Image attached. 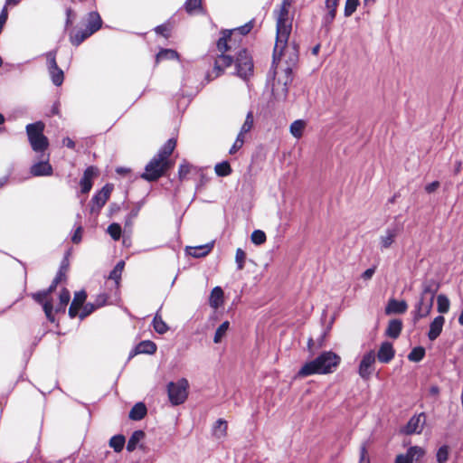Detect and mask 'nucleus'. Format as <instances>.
Segmentation results:
<instances>
[{"mask_svg": "<svg viewBox=\"0 0 463 463\" xmlns=\"http://www.w3.org/2000/svg\"><path fill=\"white\" fill-rule=\"evenodd\" d=\"M293 0H283L279 9L275 10L276 38L289 37L292 30L293 14L290 13Z\"/></svg>", "mask_w": 463, "mask_h": 463, "instance_id": "20e7f679", "label": "nucleus"}, {"mask_svg": "<svg viewBox=\"0 0 463 463\" xmlns=\"http://www.w3.org/2000/svg\"><path fill=\"white\" fill-rule=\"evenodd\" d=\"M49 295H48V292H46L45 290H43V291H40V292H37V293H34L33 295V298L40 304H43L45 301H48L47 298H48Z\"/></svg>", "mask_w": 463, "mask_h": 463, "instance_id": "6e6d98bb", "label": "nucleus"}, {"mask_svg": "<svg viewBox=\"0 0 463 463\" xmlns=\"http://www.w3.org/2000/svg\"><path fill=\"white\" fill-rule=\"evenodd\" d=\"M406 455L409 457L411 461L413 462V461H417L420 458H421L425 455V450H424V449H422L420 447L414 446V447H411L408 449Z\"/></svg>", "mask_w": 463, "mask_h": 463, "instance_id": "c9c22d12", "label": "nucleus"}, {"mask_svg": "<svg viewBox=\"0 0 463 463\" xmlns=\"http://www.w3.org/2000/svg\"><path fill=\"white\" fill-rule=\"evenodd\" d=\"M359 463H371L369 454L364 444H363L360 448Z\"/></svg>", "mask_w": 463, "mask_h": 463, "instance_id": "5fc2aeb1", "label": "nucleus"}, {"mask_svg": "<svg viewBox=\"0 0 463 463\" xmlns=\"http://www.w3.org/2000/svg\"><path fill=\"white\" fill-rule=\"evenodd\" d=\"M375 359V353L373 350L363 355L358 367V374L362 379H370L374 370Z\"/></svg>", "mask_w": 463, "mask_h": 463, "instance_id": "6e6552de", "label": "nucleus"}, {"mask_svg": "<svg viewBox=\"0 0 463 463\" xmlns=\"http://www.w3.org/2000/svg\"><path fill=\"white\" fill-rule=\"evenodd\" d=\"M184 6L186 12L192 14L193 12L201 9L202 0H186Z\"/></svg>", "mask_w": 463, "mask_h": 463, "instance_id": "49530a36", "label": "nucleus"}, {"mask_svg": "<svg viewBox=\"0 0 463 463\" xmlns=\"http://www.w3.org/2000/svg\"><path fill=\"white\" fill-rule=\"evenodd\" d=\"M253 127V114L251 111L248 112L245 121L241 128L242 133H248Z\"/></svg>", "mask_w": 463, "mask_h": 463, "instance_id": "09e8293b", "label": "nucleus"}, {"mask_svg": "<svg viewBox=\"0 0 463 463\" xmlns=\"http://www.w3.org/2000/svg\"><path fill=\"white\" fill-rule=\"evenodd\" d=\"M101 24L102 21L98 13H90L87 29H89L90 33H94L95 32H97L101 27Z\"/></svg>", "mask_w": 463, "mask_h": 463, "instance_id": "b1692460", "label": "nucleus"}, {"mask_svg": "<svg viewBox=\"0 0 463 463\" xmlns=\"http://www.w3.org/2000/svg\"><path fill=\"white\" fill-rule=\"evenodd\" d=\"M189 383L184 378L176 383H170L167 386L169 401L173 405H179L185 402L188 396Z\"/></svg>", "mask_w": 463, "mask_h": 463, "instance_id": "0eeeda50", "label": "nucleus"}, {"mask_svg": "<svg viewBox=\"0 0 463 463\" xmlns=\"http://www.w3.org/2000/svg\"><path fill=\"white\" fill-rule=\"evenodd\" d=\"M146 414V407L144 403L138 402L134 405L129 412V418L134 420H142Z\"/></svg>", "mask_w": 463, "mask_h": 463, "instance_id": "393cba45", "label": "nucleus"}, {"mask_svg": "<svg viewBox=\"0 0 463 463\" xmlns=\"http://www.w3.org/2000/svg\"><path fill=\"white\" fill-rule=\"evenodd\" d=\"M43 310H44V313L47 317V318L50 320V321H54V317H53V314H52V309H53V307H52V304L51 301H45L43 304Z\"/></svg>", "mask_w": 463, "mask_h": 463, "instance_id": "864d4df0", "label": "nucleus"}, {"mask_svg": "<svg viewBox=\"0 0 463 463\" xmlns=\"http://www.w3.org/2000/svg\"><path fill=\"white\" fill-rule=\"evenodd\" d=\"M251 241L256 245H261L266 241V234L263 231L255 230L250 235Z\"/></svg>", "mask_w": 463, "mask_h": 463, "instance_id": "79ce46f5", "label": "nucleus"}, {"mask_svg": "<svg viewBox=\"0 0 463 463\" xmlns=\"http://www.w3.org/2000/svg\"><path fill=\"white\" fill-rule=\"evenodd\" d=\"M52 172V165L47 161L39 162L31 167V174L34 176L50 175Z\"/></svg>", "mask_w": 463, "mask_h": 463, "instance_id": "aec40b11", "label": "nucleus"}, {"mask_svg": "<svg viewBox=\"0 0 463 463\" xmlns=\"http://www.w3.org/2000/svg\"><path fill=\"white\" fill-rule=\"evenodd\" d=\"M434 298H428L420 295L419 301L415 306V310L413 312V322L417 323L423 317H428L433 307Z\"/></svg>", "mask_w": 463, "mask_h": 463, "instance_id": "1a4fd4ad", "label": "nucleus"}, {"mask_svg": "<svg viewBox=\"0 0 463 463\" xmlns=\"http://www.w3.org/2000/svg\"><path fill=\"white\" fill-rule=\"evenodd\" d=\"M49 71L53 84L56 86L61 85L63 81V71L59 68L50 69Z\"/></svg>", "mask_w": 463, "mask_h": 463, "instance_id": "a19ab883", "label": "nucleus"}, {"mask_svg": "<svg viewBox=\"0 0 463 463\" xmlns=\"http://www.w3.org/2000/svg\"><path fill=\"white\" fill-rule=\"evenodd\" d=\"M156 351V345L152 341H143L137 346V352L138 354H153Z\"/></svg>", "mask_w": 463, "mask_h": 463, "instance_id": "7c9ffc66", "label": "nucleus"}, {"mask_svg": "<svg viewBox=\"0 0 463 463\" xmlns=\"http://www.w3.org/2000/svg\"><path fill=\"white\" fill-rule=\"evenodd\" d=\"M444 323L445 318L443 316H438L433 319L430 325V330L428 333V337L430 341H434L439 336L442 332Z\"/></svg>", "mask_w": 463, "mask_h": 463, "instance_id": "4468645a", "label": "nucleus"}, {"mask_svg": "<svg viewBox=\"0 0 463 463\" xmlns=\"http://www.w3.org/2000/svg\"><path fill=\"white\" fill-rule=\"evenodd\" d=\"M92 33L89 29L80 30L71 35V42L73 45H80L85 39L90 36Z\"/></svg>", "mask_w": 463, "mask_h": 463, "instance_id": "473e14b6", "label": "nucleus"}, {"mask_svg": "<svg viewBox=\"0 0 463 463\" xmlns=\"http://www.w3.org/2000/svg\"><path fill=\"white\" fill-rule=\"evenodd\" d=\"M273 68V79L271 83V92L275 99L285 100L288 92V85L292 82L293 76L291 71Z\"/></svg>", "mask_w": 463, "mask_h": 463, "instance_id": "39448f33", "label": "nucleus"}, {"mask_svg": "<svg viewBox=\"0 0 463 463\" xmlns=\"http://www.w3.org/2000/svg\"><path fill=\"white\" fill-rule=\"evenodd\" d=\"M97 175V168L94 166H89L83 174L80 180L81 192L86 194L90 192L92 187V179Z\"/></svg>", "mask_w": 463, "mask_h": 463, "instance_id": "f3484780", "label": "nucleus"}, {"mask_svg": "<svg viewBox=\"0 0 463 463\" xmlns=\"http://www.w3.org/2000/svg\"><path fill=\"white\" fill-rule=\"evenodd\" d=\"M253 24H254V21H250L249 23L245 24L242 26H240V27L235 28L233 30H230V32H232V34H233L235 33H239L241 35H246L253 28Z\"/></svg>", "mask_w": 463, "mask_h": 463, "instance_id": "de8ad7c7", "label": "nucleus"}, {"mask_svg": "<svg viewBox=\"0 0 463 463\" xmlns=\"http://www.w3.org/2000/svg\"><path fill=\"white\" fill-rule=\"evenodd\" d=\"M339 0H326V8L332 9V11L336 10Z\"/></svg>", "mask_w": 463, "mask_h": 463, "instance_id": "0e129e2a", "label": "nucleus"}, {"mask_svg": "<svg viewBox=\"0 0 463 463\" xmlns=\"http://www.w3.org/2000/svg\"><path fill=\"white\" fill-rule=\"evenodd\" d=\"M306 121L302 119L295 120L289 127L291 135L296 138H300L303 135V131L306 128Z\"/></svg>", "mask_w": 463, "mask_h": 463, "instance_id": "c85d7f7f", "label": "nucleus"}, {"mask_svg": "<svg viewBox=\"0 0 463 463\" xmlns=\"http://www.w3.org/2000/svg\"><path fill=\"white\" fill-rule=\"evenodd\" d=\"M156 31L157 33H160V34H162L164 36H167L168 35V29L165 25H160V26L156 27Z\"/></svg>", "mask_w": 463, "mask_h": 463, "instance_id": "774afa93", "label": "nucleus"}, {"mask_svg": "<svg viewBox=\"0 0 463 463\" xmlns=\"http://www.w3.org/2000/svg\"><path fill=\"white\" fill-rule=\"evenodd\" d=\"M395 463H412L409 457L405 455H398L395 459Z\"/></svg>", "mask_w": 463, "mask_h": 463, "instance_id": "69168bd1", "label": "nucleus"}, {"mask_svg": "<svg viewBox=\"0 0 463 463\" xmlns=\"http://www.w3.org/2000/svg\"><path fill=\"white\" fill-rule=\"evenodd\" d=\"M70 298H71L70 291L66 288H63L61 291L60 296H59L60 303H59V306L57 307V311H60V310L64 311L66 306L68 305V303L70 301Z\"/></svg>", "mask_w": 463, "mask_h": 463, "instance_id": "ea45409f", "label": "nucleus"}, {"mask_svg": "<svg viewBox=\"0 0 463 463\" xmlns=\"http://www.w3.org/2000/svg\"><path fill=\"white\" fill-rule=\"evenodd\" d=\"M232 32H223L222 37H221L217 43V48L221 52H228L232 49V46L229 45V43L232 42Z\"/></svg>", "mask_w": 463, "mask_h": 463, "instance_id": "bb28decb", "label": "nucleus"}, {"mask_svg": "<svg viewBox=\"0 0 463 463\" xmlns=\"http://www.w3.org/2000/svg\"><path fill=\"white\" fill-rule=\"evenodd\" d=\"M145 432L142 430H136L133 432L131 437L129 438L128 444H127V449L128 451H134L137 444L144 439Z\"/></svg>", "mask_w": 463, "mask_h": 463, "instance_id": "a878e982", "label": "nucleus"}, {"mask_svg": "<svg viewBox=\"0 0 463 463\" xmlns=\"http://www.w3.org/2000/svg\"><path fill=\"white\" fill-rule=\"evenodd\" d=\"M425 355V349L421 346L414 347L408 354V359L411 362H420Z\"/></svg>", "mask_w": 463, "mask_h": 463, "instance_id": "58836bf2", "label": "nucleus"}, {"mask_svg": "<svg viewBox=\"0 0 463 463\" xmlns=\"http://www.w3.org/2000/svg\"><path fill=\"white\" fill-rule=\"evenodd\" d=\"M230 328V322L224 321L220 326L216 329L213 342L218 344L222 341V339L226 335L228 330Z\"/></svg>", "mask_w": 463, "mask_h": 463, "instance_id": "72a5a7b5", "label": "nucleus"}, {"mask_svg": "<svg viewBox=\"0 0 463 463\" xmlns=\"http://www.w3.org/2000/svg\"><path fill=\"white\" fill-rule=\"evenodd\" d=\"M175 146L176 139H168L146 165L145 172L141 175V177L146 181L153 182L163 176L174 165V162L169 159V156Z\"/></svg>", "mask_w": 463, "mask_h": 463, "instance_id": "f257e3e1", "label": "nucleus"}, {"mask_svg": "<svg viewBox=\"0 0 463 463\" xmlns=\"http://www.w3.org/2000/svg\"><path fill=\"white\" fill-rule=\"evenodd\" d=\"M223 301V291L220 287H215L210 296V306L213 308H218Z\"/></svg>", "mask_w": 463, "mask_h": 463, "instance_id": "5701e85b", "label": "nucleus"}, {"mask_svg": "<svg viewBox=\"0 0 463 463\" xmlns=\"http://www.w3.org/2000/svg\"><path fill=\"white\" fill-rule=\"evenodd\" d=\"M45 124L43 121L28 124L26 134L29 143L35 152H43L49 146L48 138L43 135Z\"/></svg>", "mask_w": 463, "mask_h": 463, "instance_id": "423d86ee", "label": "nucleus"}, {"mask_svg": "<svg viewBox=\"0 0 463 463\" xmlns=\"http://www.w3.org/2000/svg\"><path fill=\"white\" fill-rule=\"evenodd\" d=\"M400 232L398 227L388 228L383 235L379 238V242L382 250L389 249L395 241L396 237Z\"/></svg>", "mask_w": 463, "mask_h": 463, "instance_id": "ddd939ff", "label": "nucleus"}, {"mask_svg": "<svg viewBox=\"0 0 463 463\" xmlns=\"http://www.w3.org/2000/svg\"><path fill=\"white\" fill-rule=\"evenodd\" d=\"M125 437L122 435H117L110 439L109 446L114 449L116 452H120L125 445Z\"/></svg>", "mask_w": 463, "mask_h": 463, "instance_id": "e433bc0d", "label": "nucleus"}, {"mask_svg": "<svg viewBox=\"0 0 463 463\" xmlns=\"http://www.w3.org/2000/svg\"><path fill=\"white\" fill-rule=\"evenodd\" d=\"M394 354L392 345L389 342H383L379 348L377 358L381 363L387 364L394 357Z\"/></svg>", "mask_w": 463, "mask_h": 463, "instance_id": "dca6fc26", "label": "nucleus"}, {"mask_svg": "<svg viewBox=\"0 0 463 463\" xmlns=\"http://www.w3.org/2000/svg\"><path fill=\"white\" fill-rule=\"evenodd\" d=\"M191 165L184 162L180 165L178 169V176L180 180H183L186 177V175L190 173Z\"/></svg>", "mask_w": 463, "mask_h": 463, "instance_id": "603ef678", "label": "nucleus"}, {"mask_svg": "<svg viewBox=\"0 0 463 463\" xmlns=\"http://www.w3.org/2000/svg\"><path fill=\"white\" fill-rule=\"evenodd\" d=\"M214 170L219 176H227L232 173V167L227 161L217 164Z\"/></svg>", "mask_w": 463, "mask_h": 463, "instance_id": "4c0bfd02", "label": "nucleus"}, {"mask_svg": "<svg viewBox=\"0 0 463 463\" xmlns=\"http://www.w3.org/2000/svg\"><path fill=\"white\" fill-rule=\"evenodd\" d=\"M86 297L87 296L84 291L76 292L71 305L80 308V307L82 306V304L84 303V301L86 299Z\"/></svg>", "mask_w": 463, "mask_h": 463, "instance_id": "3c124183", "label": "nucleus"}, {"mask_svg": "<svg viewBox=\"0 0 463 463\" xmlns=\"http://www.w3.org/2000/svg\"><path fill=\"white\" fill-rule=\"evenodd\" d=\"M153 327L155 331L160 335L166 333L169 329L168 326L162 319V317L157 312L153 319Z\"/></svg>", "mask_w": 463, "mask_h": 463, "instance_id": "c756f323", "label": "nucleus"}, {"mask_svg": "<svg viewBox=\"0 0 463 463\" xmlns=\"http://www.w3.org/2000/svg\"><path fill=\"white\" fill-rule=\"evenodd\" d=\"M450 307L449 299L447 296L440 294L437 297V310L440 314L449 312Z\"/></svg>", "mask_w": 463, "mask_h": 463, "instance_id": "2f4dec72", "label": "nucleus"}, {"mask_svg": "<svg viewBox=\"0 0 463 463\" xmlns=\"http://www.w3.org/2000/svg\"><path fill=\"white\" fill-rule=\"evenodd\" d=\"M121 274L118 269H112V271L109 274V279L115 280L117 284H118L119 279L121 278Z\"/></svg>", "mask_w": 463, "mask_h": 463, "instance_id": "680f3d73", "label": "nucleus"}, {"mask_svg": "<svg viewBox=\"0 0 463 463\" xmlns=\"http://www.w3.org/2000/svg\"><path fill=\"white\" fill-rule=\"evenodd\" d=\"M81 232H82L81 227H79L75 231V232H74V234L72 236V239H71L74 243H79L80 241V240H81Z\"/></svg>", "mask_w": 463, "mask_h": 463, "instance_id": "e2e57ef3", "label": "nucleus"}, {"mask_svg": "<svg viewBox=\"0 0 463 463\" xmlns=\"http://www.w3.org/2000/svg\"><path fill=\"white\" fill-rule=\"evenodd\" d=\"M437 461L439 463H445L449 458V448L448 446H442L437 452Z\"/></svg>", "mask_w": 463, "mask_h": 463, "instance_id": "8fccbe9b", "label": "nucleus"}, {"mask_svg": "<svg viewBox=\"0 0 463 463\" xmlns=\"http://www.w3.org/2000/svg\"><path fill=\"white\" fill-rule=\"evenodd\" d=\"M375 267H373V268H370V269H367L363 274H362V278L365 280H368L370 279H372V277L373 276V274L375 273Z\"/></svg>", "mask_w": 463, "mask_h": 463, "instance_id": "bf43d9fd", "label": "nucleus"}, {"mask_svg": "<svg viewBox=\"0 0 463 463\" xmlns=\"http://www.w3.org/2000/svg\"><path fill=\"white\" fill-rule=\"evenodd\" d=\"M402 329V323L399 319H392L389 322L387 329H386V335L391 338H397Z\"/></svg>", "mask_w": 463, "mask_h": 463, "instance_id": "412c9836", "label": "nucleus"}, {"mask_svg": "<svg viewBox=\"0 0 463 463\" xmlns=\"http://www.w3.org/2000/svg\"><path fill=\"white\" fill-rule=\"evenodd\" d=\"M232 63V58L230 55L222 53L219 55L214 62V70L217 71V75L223 71V70Z\"/></svg>", "mask_w": 463, "mask_h": 463, "instance_id": "4be33fe9", "label": "nucleus"}, {"mask_svg": "<svg viewBox=\"0 0 463 463\" xmlns=\"http://www.w3.org/2000/svg\"><path fill=\"white\" fill-rule=\"evenodd\" d=\"M439 288V283L438 281H436L433 279H425L424 282L422 283V291L420 295L425 297H428V295H430L429 298H434Z\"/></svg>", "mask_w": 463, "mask_h": 463, "instance_id": "6ab92c4d", "label": "nucleus"}, {"mask_svg": "<svg viewBox=\"0 0 463 463\" xmlns=\"http://www.w3.org/2000/svg\"><path fill=\"white\" fill-rule=\"evenodd\" d=\"M426 421L423 413L412 416L403 429L405 434L420 433Z\"/></svg>", "mask_w": 463, "mask_h": 463, "instance_id": "f8f14e48", "label": "nucleus"}, {"mask_svg": "<svg viewBox=\"0 0 463 463\" xmlns=\"http://www.w3.org/2000/svg\"><path fill=\"white\" fill-rule=\"evenodd\" d=\"M246 260V253L241 248L237 249L236 254H235V261L237 263V268L239 270L243 269L244 264Z\"/></svg>", "mask_w": 463, "mask_h": 463, "instance_id": "a18cd8bd", "label": "nucleus"}, {"mask_svg": "<svg viewBox=\"0 0 463 463\" xmlns=\"http://www.w3.org/2000/svg\"><path fill=\"white\" fill-rule=\"evenodd\" d=\"M408 309V304L405 300H397L391 298L385 307V313L390 314H403Z\"/></svg>", "mask_w": 463, "mask_h": 463, "instance_id": "2eb2a0df", "label": "nucleus"}, {"mask_svg": "<svg viewBox=\"0 0 463 463\" xmlns=\"http://www.w3.org/2000/svg\"><path fill=\"white\" fill-rule=\"evenodd\" d=\"M65 279V271H63L61 269L57 273L56 277L53 279V282H56V284H59L61 280Z\"/></svg>", "mask_w": 463, "mask_h": 463, "instance_id": "338daca9", "label": "nucleus"}, {"mask_svg": "<svg viewBox=\"0 0 463 463\" xmlns=\"http://www.w3.org/2000/svg\"><path fill=\"white\" fill-rule=\"evenodd\" d=\"M107 232L114 241H118L121 236L122 231L120 225L118 223L114 222L108 227Z\"/></svg>", "mask_w": 463, "mask_h": 463, "instance_id": "37998d69", "label": "nucleus"}, {"mask_svg": "<svg viewBox=\"0 0 463 463\" xmlns=\"http://www.w3.org/2000/svg\"><path fill=\"white\" fill-rule=\"evenodd\" d=\"M213 247V242L200 245V246H187L185 252L194 258H202L210 253Z\"/></svg>", "mask_w": 463, "mask_h": 463, "instance_id": "a211bd4d", "label": "nucleus"}, {"mask_svg": "<svg viewBox=\"0 0 463 463\" xmlns=\"http://www.w3.org/2000/svg\"><path fill=\"white\" fill-rule=\"evenodd\" d=\"M112 191V186L109 184H106L101 188L99 193H97L94 197L92 198V205H91V212H99L107 203L110 196V193Z\"/></svg>", "mask_w": 463, "mask_h": 463, "instance_id": "9b49d317", "label": "nucleus"}, {"mask_svg": "<svg viewBox=\"0 0 463 463\" xmlns=\"http://www.w3.org/2000/svg\"><path fill=\"white\" fill-rule=\"evenodd\" d=\"M237 73L241 78L246 79L253 71V63L246 51L240 52L237 58Z\"/></svg>", "mask_w": 463, "mask_h": 463, "instance_id": "9d476101", "label": "nucleus"}, {"mask_svg": "<svg viewBox=\"0 0 463 463\" xmlns=\"http://www.w3.org/2000/svg\"><path fill=\"white\" fill-rule=\"evenodd\" d=\"M243 144L241 142V140H235L232 146L231 147L229 153L231 155L235 154L239 149L242 147Z\"/></svg>", "mask_w": 463, "mask_h": 463, "instance_id": "052dcab7", "label": "nucleus"}, {"mask_svg": "<svg viewBox=\"0 0 463 463\" xmlns=\"http://www.w3.org/2000/svg\"><path fill=\"white\" fill-rule=\"evenodd\" d=\"M178 53L172 49H165L160 51L156 55V62L162 60H178Z\"/></svg>", "mask_w": 463, "mask_h": 463, "instance_id": "f704fd0d", "label": "nucleus"}, {"mask_svg": "<svg viewBox=\"0 0 463 463\" xmlns=\"http://www.w3.org/2000/svg\"><path fill=\"white\" fill-rule=\"evenodd\" d=\"M439 187V182L434 181L425 186V191L428 194L434 193Z\"/></svg>", "mask_w": 463, "mask_h": 463, "instance_id": "13d9d810", "label": "nucleus"}, {"mask_svg": "<svg viewBox=\"0 0 463 463\" xmlns=\"http://www.w3.org/2000/svg\"><path fill=\"white\" fill-rule=\"evenodd\" d=\"M341 362V357L332 351H326L314 360L306 363L298 372L296 377L305 378L313 374H328L333 373Z\"/></svg>", "mask_w": 463, "mask_h": 463, "instance_id": "7ed1b4c3", "label": "nucleus"}, {"mask_svg": "<svg viewBox=\"0 0 463 463\" xmlns=\"http://www.w3.org/2000/svg\"><path fill=\"white\" fill-rule=\"evenodd\" d=\"M359 5V0H346L345 5V15L351 16L356 10Z\"/></svg>", "mask_w": 463, "mask_h": 463, "instance_id": "c03bdc74", "label": "nucleus"}, {"mask_svg": "<svg viewBox=\"0 0 463 463\" xmlns=\"http://www.w3.org/2000/svg\"><path fill=\"white\" fill-rule=\"evenodd\" d=\"M298 45L295 42L288 43V37L276 38L273 50L272 68L293 72L298 63Z\"/></svg>", "mask_w": 463, "mask_h": 463, "instance_id": "f03ea898", "label": "nucleus"}, {"mask_svg": "<svg viewBox=\"0 0 463 463\" xmlns=\"http://www.w3.org/2000/svg\"><path fill=\"white\" fill-rule=\"evenodd\" d=\"M213 432L216 439H223L224 437H226L227 422L222 419H219L213 426Z\"/></svg>", "mask_w": 463, "mask_h": 463, "instance_id": "cd10ccee", "label": "nucleus"}, {"mask_svg": "<svg viewBox=\"0 0 463 463\" xmlns=\"http://www.w3.org/2000/svg\"><path fill=\"white\" fill-rule=\"evenodd\" d=\"M47 60H48V64H49V70L58 68L54 52H49L47 54Z\"/></svg>", "mask_w": 463, "mask_h": 463, "instance_id": "4d7b16f0", "label": "nucleus"}]
</instances>
